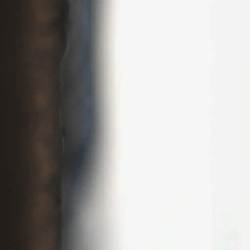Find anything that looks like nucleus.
<instances>
[{
  "instance_id": "4",
  "label": "nucleus",
  "mask_w": 250,
  "mask_h": 250,
  "mask_svg": "<svg viewBox=\"0 0 250 250\" xmlns=\"http://www.w3.org/2000/svg\"><path fill=\"white\" fill-rule=\"evenodd\" d=\"M85 110L87 118H90L91 117V110L88 105H86Z\"/></svg>"
},
{
  "instance_id": "6",
  "label": "nucleus",
  "mask_w": 250,
  "mask_h": 250,
  "mask_svg": "<svg viewBox=\"0 0 250 250\" xmlns=\"http://www.w3.org/2000/svg\"><path fill=\"white\" fill-rule=\"evenodd\" d=\"M65 3H66L67 4H68V3H69V1H68V0H65Z\"/></svg>"
},
{
  "instance_id": "1",
  "label": "nucleus",
  "mask_w": 250,
  "mask_h": 250,
  "mask_svg": "<svg viewBox=\"0 0 250 250\" xmlns=\"http://www.w3.org/2000/svg\"><path fill=\"white\" fill-rule=\"evenodd\" d=\"M81 143L78 146V150L77 153V159L75 162L73 175L71 179L76 181L81 173L82 166L84 160L87 148V138H83L80 141Z\"/></svg>"
},
{
  "instance_id": "2",
  "label": "nucleus",
  "mask_w": 250,
  "mask_h": 250,
  "mask_svg": "<svg viewBox=\"0 0 250 250\" xmlns=\"http://www.w3.org/2000/svg\"><path fill=\"white\" fill-rule=\"evenodd\" d=\"M83 69L85 74V82H86V90L85 93L87 96L90 94V71L89 67L88 65L89 60L88 57V49L89 47V43L88 40L85 38L83 41Z\"/></svg>"
},
{
  "instance_id": "7",
  "label": "nucleus",
  "mask_w": 250,
  "mask_h": 250,
  "mask_svg": "<svg viewBox=\"0 0 250 250\" xmlns=\"http://www.w3.org/2000/svg\"><path fill=\"white\" fill-rule=\"evenodd\" d=\"M67 243L66 242L64 243V246H67Z\"/></svg>"
},
{
  "instance_id": "3",
  "label": "nucleus",
  "mask_w": 250,
  "mask_h": 250,
  "mask_svg": "<svg viewBox=\"0 0 250 250\" xmlns=\"http://www.w3.org/2000/svg\"><path fill=\"white\" fill-rule=\"evenodd\" d=\"M90 1H91V0H85V4L86 5V10L87 12H90Z\"/></svg>"
},
{
  "instance_id": "5",
  "label": "nucleus",
  "mask_w": 250,
  "mask_h": 250,
  "mask_svg": "<svg viewBox=\"0 0 250 250\" xmlns=\"http://www.w3.org/2000/svg\"><path fill=\"white\" fill-rule=\"evenodd\" d=\"M59 249H60V250H63V247H62V246L61 245H60Z\"/></svg>"
}]
</instances>
